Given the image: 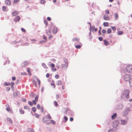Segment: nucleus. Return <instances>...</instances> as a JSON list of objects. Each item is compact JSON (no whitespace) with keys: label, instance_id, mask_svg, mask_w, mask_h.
I'll return each mask as SVG.
<instances>
[{"label":"nucleus","instance_id":"nucleus-53","mask_svg":"<svg viewBox=\"0 0 132 132\" xmlns=\"http://www.w3.org/2000/svg\"><path fill=\"white\" fill-rule=\"evenodd\" d=\"M42 66L45 68H46V66L45 64L44 63H43L42 64Z\"/></svg>","mask_w":132,"mask_h":132},{"label":"nucleus","instance_id":"nucleus-7","mask_svg":"<svg viewBox=\"0 0 132 132\" xmlns=\"http://www.w3.org/2000/svg\"><path fill=\"white\" fill-rule=\"evenodd\" d=\"M130 111V110L129 108H126L123 113V116H126Z\"/></svg>","mask_w":132,"mask_h":132},{"label":"nucleus","instance_id":"nucleus-42","mask_svg":"<svg viewBox=\"0 0 132 132\" xmlns=\"http://www.w3.org/2000/svg\"><path fill=\"white\" fill-rule=\"evenodd\" d=\"M51 122L53 125L55 124V121L52 120H51Z\"/></svg>","mask_w":132,"mask_h":132},{"label":"nucleus","instance_id":"nucleus-39","mask_svg":"<svg viewBox=\"0 0 132 132\" xmlns=\"http://www.w3.org/2000/svg\"><path fill=\"white\" fill-rule=\"evenodd\" d=\"M28 103L29 104L30 106H32L33 105V103L31 101H29Z\"/></svg>","mask_w":132,"mask_h":132},{"label":"nucleus","instance_id":"nucleus-45","mask_svg":"<svg viewBox=\"0 0 132 132\" xmlns=\"http://www.w3.org/2000/svg\"><path fill=\"white\" fill-rule=\"evenodd\" d=\"M111 129H112L111 131V132H115L117 130L116 128H115L114 129L112 128H111Z\"/></svg>","mask_w":132,"mask_h":132},{"label":"nucleus","instance_id":"nucleus-12","mask_svg":"<svg viewBox=\"0 0 132 132\" xmlns=\"http://www.w3.org/2000/svg\"><path fill=\"white\" fill-rule=\"evenodd\" d=\"M121 123L122 125H124L126 124L127 122V121L126 120H121Z\"/></svg>","mask_w":132,"mask_h":132},{"label":"nucleus","instance_id":"nucleus-9","mask_svg":"<svg viewBox=\"0 0 132 132\" xmlns=\"http://www.w3.org/2000/svg\"><path fill=\"white\" fill-rule=\"evenodd\" d=\"M20 17L19 16H17L13 20L15 22H18L20 21Z\"/></svg>","mask_w":132,"mask_h":132},{"label":"nucleus","instance_id":"nucleus-2","mask_svg":"<svg viewBox=\"0 0 132 132\" xmlns=\"http://www.w3.org/2000/svg\"><path fill=\"white\" fill-rule=\"evenodd\" d=\"M123 78L125 81H129L131 79H132V76L131 75L126 74L123 77Z\"/></svg>","mask_w":132,"mask_h":132},{"label":"nucleus","instance_id":"nucleus-27","mask_svg":"<svg viewBox=\"0 0 132 132\" xmlns=\"http://www.w3.org/2000/svg\"><path fill=\"white\" fill-rule=\"evenodd\" d=\"M129 81L130 86L132 87V79H131Z\"/></svg>","mask_w":132,"mask_h":132},{"label":"nucleus","instance_id":"nucleus-55","mask_svg":"<svg viewBox=\"0 0 132 132\" xmlns=\"http://www.w3.org/2000/svg\"><path fill=\"white\" fill-rule=\"evenodd\" d=\"M3 85H4L7 86H8L9 85L8 84V83L7 82H5L3 83Z\"/></svg>","mask_w":132,"mask_h":132},{"label":"nucleus","instance_id":"nucleus-14","mask_svg":"<svg viewBox=\"0 0 132 132\" xmlns=\"http://www.w3.org/2000/svg\"><path fill=\"white\" fill-rule=\"evenodd\" d=\"M5 3L6 5H9L11 4V2L9 0H6L5 1Z\"/></svg>","mask_w":132,"mask_h":132},{"label":"nucleus","instance_id":"nucleus-28","mask_svg":"<svg viewBox=\"0 0 132 132\" xmlns=\"http://www.w3.org/2000/svg\"><path fill=\"white\" fill-rule=\"evenodd\" d=\"M111 30L109 28L107 30V33L108 34H110L111 32Z\"/></svg>","mask_w":132,"mask_h":132},{"label":"nucleus","instance_id":"nucleus-47","mask_svg":"<svg viewBox=\"0 0 132 132\" xmlns=\"http://www.w3.org/2000/svg\"><path fill=\"white\" fill-rule=\"evenodd\" d=\"M34 115L35 116V117L36 118H38L39 117V115L38 114H37L36 113H35L34 114Z\"/></svg>","mask_w":132,"mask_h":132},{"label":"nucleus","instance_id":"nucleus-33","mask_svg":"<svg viewBox=\"0 0 132 132\" xmlns=\"http://www.w3.org/2000/svg\"><path fill=\"white\" fill-rule=\"evenodd\" d=\"M6 109L7 111L9 112H12V111L10 109V107L6 108Z\"/></svg>","mask_w":132,"mask_h":132},{"label":"nucleus","instance_id":"nucleus-51","mask_svg":"<svg viewBox=\"0 0 132 132\" xmlns=\"http://www.w3.org/2000/svg\"><path fill=\"white\" fill-rule=\"evenodd\" d=\"M50 66L51 67H52V68H54L55 67V64L54 63H52L51 64Z\"/></svg>","mask_w":132,"mask_h":132},{"label":"nucleus","instance_id":"nucleus-50","mask_svg":"<svg viewBox=\"0 0 132 132\" xmlns=\"http://www.w3.org/2000/svg\"><path fill=\"white\" fill-rule=\"evenodd\" d=\"M24 108L26 109H29V107L28 106H25L24 107Z\"/></svg>","mask_w":132,"mask_h":132},{"label":"nucleus","instance_id":"nucleus-62","mask_svg":"<svg viewBox=\"0 0 132 132\" xmlns=\"http://www.w3.org/2000/svg\"><path fill=\"white\" fill-rule=\"evenodd\" d=\"M43 38L45 40V42L46 41L47 39H46V37L44 35H43Z\"/></svg>","mask_w":132,"mask_h":132},{"label":"nucleus","instance_id":"nucleus-37","mask_svg":"<svg viewBox=\"0 0 132 132\" xmlns=\"http://www.w3.org/2000/svg\"><path fill=\"white\" fill-rule=\"evenodd\" d=\"M44 23L45 24L46 26H47L48 24L47 21L46 20L44 19Z\"/></svg>","mask_w":132,"mask_h":132},{"label":"nucleus","instance_id":"nucleus-64","mask_svg":"<svg viewBox=\"0 0 132 132\" xmlns=\"http://www.w3.org/2000/svg\"><path fill=\"white\" fill-rule=\"evenodd\" d=\"M47 19L48 21H50L51 20V19L50 17H48L47 18Z\"/></svg>","mask_w":132,"mask_h":132},{"label":"nucleus","instance_id":"nucleus-16","mask_svg":"<svg viewBox=\"0 0 132 132\" xmlns=\"http://www.w3.org/2000/svg\"><path fill=\"white\" fill-rule=\"evenodd\" d=\"M20 113L21 114H23L24 113V111L22 110V108H20L19 109Z\"/></svg>","mask_w":132,"mask_h":132},{"label":"nucleus","instance_id":"nucleus-57","mask_svg":"<svg viewBox=\"0 0 132 132\" xmlns=\"http://www.w3.org/2000/svg\"><path fill=\"white\" fill-rule=\"evenodd\" d=\"M21 31H23V32H26V30L24 29L23 28H21Z\"/></svg>","mask_w":132,"mask_h":132},{"label":"nucleus","instance_id":"nucleus-29","mask_svg":"<svg viewBox=\"0 0 132 132\" xmlns=\"http://www.w3.org/2000/svg\"><path fill=\"white\" fill-rule=\"evenodd\" d=\"M36 82V81H35V80H34L32 81V83H33V84H34V85L36 87L37 86V84Z\"/></svg>","mask_w":132,"mask_h":132},{"label":"nucleus","instance_id":"nucleus-3","mask_svg":"<svg viewBox=\"0 0 132 132\" xmlns=\"http://www.w3.org/2000/svg\"><path fill=\"white\" fill-rule=\"evenodd\" d=\"M127 66L126 65L121 64L120 66L121 70H120V71L123 73H125L127 72Z\"/></svg>","mask_w":132,"mask_h":132},{"label":"nucleus","instance_id":"nucleus-1","mask_svg":"<svg viewBox=\"0 0 132 132\" xmlns=\"http://www.w3.org/2000/svg\"><path fill=\"white\" fill-rule=\"evenodd\" d=\"M130 91L129 90H125L123 91L121 96V100L123 101L127 102L129 97V94Z\"/></svg>","mask_w":132,"mask_h":132},{"label":"nucleus","instance_id":"nucleus-35","mask_svg":"<svg viewBox=\"0 0 132 132\" xmlns=\"http://www.w3.org/2000/svg\"><path fill=\"white\" fill-rule=\"evenodd\" d=\"M31 110L34 112H35L36 111V108L35 107H33L31 109Z\"/></svg>","mask_w":132,"mask_h":132},{"label":"nucleus","instance_id":"nucleus-43","mask_svg":"<svg viewBox=\"0 0 132 132\" xmlns=\"http://www.w3.org/2000/svg\"><path fill=\"white\" fill-rule=\"evenodd\" d=\"M54 103L55 106L57 107L58 105V104L57 102L56 101H54Z\"/></svg>","mask_w":132,"mask_h":132},{"label":"nucleus","instance_id":"nucleus-21","mask_svg":"<svg viewBox=\"0 0 132 132\" xmlns=\"http://www.w3.org/2000/svg\"><path fill=\"white\" fill-rule=\"evenodd\" d=\"M34 77L33 78L35 80H37L38 81V85L39 86H40V81L35 76H34Z\"/></svg>","mask_w":132,"mask_h":132},{"label":"nucleus","instance_id":"nucleus-49","mask_svg":"<svg viewBox=\"0 0 132 132\" xmlns=\"http://www.w3.org/2000/svg\"><path fill=\"white\" fill-rule=\"evenodd\" d=\"M68 63H65L64 64V69H67V66H68Z\"/></svg>","mask_w":132,"mask_h":132},{"label":"nucleus","instance_id":"nucleus-48","mask_svg":"<svg viewBox=\"0 0 132 132\" xmlns=\"http://www.w3.org/2000/svg\"><path fill=\"white\" fill-rule=\"evenodd\" d=\"M38 95H37L35 98V100L36 101H37L38 100Z\"/></svg>","mask_w":132,"mask_h":132},{"label":"nucleus","instance_id":"nucleus-5","mask_svg":"<svg viewBox=\"0 0 132 132\" xmlns=\"http://www.w3.org/2000/svg\"><path fill=\"white\" fill-rule=\"evenodd\" d=\"M66 110H65V111H66V114L67 113V111H68V114L70 116H73L74 114V112L73 111L71 110L69 108H66Z\"/></svg>","mask_w":132,"mask_h":132},{"label":"nucleus","instance_id":"nucleus-60","mask_svg":"<svg viewBox=\"0 0 132 132\" xmlns=\"http://www.w3.org/2000/svg\"><path fill=\"white\" fill-rule=\"evenodd\" d=\"M102 32L103 34H105L106 32V31L104 29H103L102 30Z\"/></svg>","mask_w":132,"mask_h":132},{"label":"nucleus","instance_id":"nucleus-63","mask_svg":"<svg viewBox=\"0 0 132 132\" xmlns=\"http://www.w3.org/2000/svg\"><path fill=\"white\" fill-rule=\"evenodd\" d=\"M21 100L23 102H25L26 101V99L24 98H22Z\"/></svg>","mask_w":132,"mask_h":132},{"label":"nucleus","instance_id":"nucleus-15","mask_svg":"<svg viewBox=\"0 0 132 132\" xmlns=\"http://www.w3.org/2000/svg\"><path fill=\"white\" fill-rule=\"evenodd\" d=\"M103 18L105 20H108L109 19V18L108 15H107L106 16L104 15L103 16Z\"/></svg>","mask_w":132,"mask_h":132},{"label":"nucleus","instance_id":"nucleus-36","mask_svg":"<svg viewBox=\"0 0 132 132\" xmlns=\"http://www.w3.org/2000/svg\"><path fill=\"white\" fill-rule=\"evenodd\" d=\"M2 10L3 11H6L7 12V11H6V7L4 6H3L2 7Z\"/></svg>","mask_w":132,"mask_h":132},{"label":"nucleus","instance_id":"nucleus-10","mask_svg":"<svg viewBox=\"0 0 132 132\" xmlns=\"http://www.w3.org/2000/svg\"><path fill=\"white\" fill-rule=\"evenodd\" d=\"M48 117H45L43 118L42 121L43 122L45 123L48 120Z\"/></svg>","mask_w":132,"mask_h":132},{"label":"nucleus","instance_id":"nucleus-18","mask_svg":"<svg viewBox=\"0 0 132 132\" xmlns=\"http://www.w3.org/2000/svg\"><path fill=\"white\" fill-rule=\"evenodd\" d=\"M18 14V13L17 11H14L12 13V15L13 16H15Z\"/></svg>","mask_w":132,"mask_h":132},{"label":"nucleus","instance_id":"nucleus-40","mask_svg":"<svg viewBox=\"0 0 132 132\" xmlns=\"http://www.w3.org/2000/svg\"><path fill=\"white\" fill-rule=\"evenodd\" d=\"M111 28L113 31H115L116 30V28L115 27L111 26Z\"/></svg>","mask_w":132,"mask_h":132},{"label":"nucleus","instance_id":"nucleus-25","mask_svg":"<svg viewBox=\"0 0 132 132\" xmlns=\"http://www.w3.org/2000/svg\"><path fill=\"white\" fill-rule=\"evenodd\" d=\"M115 19H117L118 18V14L117 13H116L114 14Z\"/></svg>","mask_w":132,"mask_h":132},{"label":"nucleus","instance_id":"nucleus-11","mask_svg":"<svg viewBox=\"0 0 132 132\" xmlns=\"http://www.w3.org/2000/svg\"><path fill=\"white\" fill-rule=\"evenodd\" d=\"M117 116V114L116 113H114L111 116V117L112 119L113 120L115 119Z\"/></svg>","mask_w":132,"mask_h":132},{"label":"nucleus","instance_id":"nucleus-19","mask_svg":"<svg viewBox=\"0 0 132 132\" xmlns=\"http://www.w3.org/2000/svg\"><path fill=\"white\" fill-rule=\"evenodd\" d=\"M7 120L9 121V123H10L11 124L12 123V120L10 118H7Z\"/></svg>","mask_w":132,"mask_h":132},{"label":"nucleus","instance_id":"nucleus-52","mask_svg":"<svg viewBox=\"0 0 132 132\" xmlns=\"http://www.w3.org/2000/svg\"><path fill=\"white\" fill-rule=\"evenodd\" d=\"M41 111L42 112H43L44 111V108L43 106H41L40 108Z\"/></svg>","mask_w":132,"mask_h":132},{"label":"nucleus","instance_id":"nucleus-22","mask_svg":"<svg viewBox=\"0 0 132 132\" xmlns=\"http://www.w3.org/2000/svg\"><path fill=\"white\" fill-rule=\"evenodd\" d=\"M103 42H104V44L105 45H108L109 44V43L106 41V40H103Z\"/></svg>","mask_w":132,"mask_h":132},{"label":"nucleus","instance_id":"nucleus-58","mask_svg":"<svg viewBox=\"0 0 132 132\" xmlns=\"http://www.w3.org/2000/svg\"><path fill=\"white\" fill-rule=\"evenodd\" d=\"M98 39L100 41H102L103 40V38L102 37H100Z\"/></svg>","mask_w":132,"mask_h":132},{"label":"nucleus","instance_id":"nucleus-20","mask_svg":"<svg viewBox=\"0 0 132 132\" xmlns=\"http://www.w3.org/2000/svg\"><path fill=\"white\" fill-rule=\"evenodd\" d=\"M27 131L28 132H34L33 129L30 128H28Z\"/></svg>","mask_w":132,"mask_h":132},{"label":"nucleus","instance_id":"nucleus-56","mask_svg":"<svg viewBox=\"0 0 132 132\" xmlns=\"http://www.w3.org/2000/svg\"><path fill=\"white\" fill-rule=\"evenodd\" d=\"M46 34L47 35H50V32H48L47 30H46Z\"/></svg>","mask_w":132,"mask_h":132},{"label":"nucleus","instance_id":"nucleus-34","mask_svg":"<svg viewBox=\"0 0 132 132\" xmlns=\"http://www.w3.org/2000/svg\"><path fill=\"white\" fill-rule=\"evenodd\" d=\"M101 26L99 27V30L98 31V33L99 34V35H101Z\"/></svg>","mask_w":132,"mask_h":132},{"label":"nucleus","instance_id":"nucleus-61","mask_svg":"<svg viewBox=\"0 0 132 132\" xmlns=\"http://www.w3.org/2000/svg\"><path fill=\"white\" fill-rule=\"evenodd\" d=\"M105 13L106 14H109V11L108 10H105Z\"/></svg>","mask_w":132,"mask_h":132},{"label":"nucleus","instance_id":"nucleus-54","mask_svg":"<svg viewBox=\"0 0 132 132\" xmlns=\"http://www.w3.org/2000/svg\"><path fill=\"white\" fill-rule=\"evenodd\" d=\"M36 101L35 100H33L32 101L33 104H34V105H36Z\"/></svg>","mask_w":132,"mask_h":132},{"label":"nucleus","instance_id":"nucleus-17","mask_svg":"<svg viewBox=\"0 0 132 132\" xmlns=\"http://www.w3.org/2000/svg\"><path fill=\"white\" fill-rule=\"evenodd\" d=\"M57 31V29L56 27H54L53 30V32L54 34H56Z\"/></svg>","mask_w":132,"mask_h":132},{"label":"nucleus","instance_id":"nucleus-31","mask_svg":"<svg viewBox=\"0 0 132 132\" xmlns=\"http://www.w3.org/2000/svg\"><path fill=\"white\" fill-rule=\"evenodd\" d=\"M61 84V81L60 80H59L57 82V85H60Z\"/></svg>","mask_w":132,"mask_h":132},{"label":"nucleus","instance_id":"nucleus-4","mask_svg":"<svg viewBox=\"0 0 132 132\" xmlns=\"http://www.w3.org/2000/svg\"><path fill=\"white\" fill-rule=\"evenodd\" d=\"M123 105L121 103L118 104L115 106V109L117 110H119L122 109L123 107Z\"/></svg>","mask_w":132,"mask_h":132},{"label":"nucleus","instance_id":"nucleus-24","mask_svg":"<svg viewBox=\"0 0 132 132\" xmlns=\"http://www.w3.org/2000/svg\"><path fill=\"white\" fill-rule=\"evenodd\" d=\"M109 23L108 22H104L103 25L104 27H107L108 26Z\"/></svg>","mask_w":132,"mask_h":132},{"label":"nucleus","instance_id":"nucleus-41","mask_svg":"<svg viewBox=\"0 0 132 132\" xmlns=\"http://www.w3.org/2000/svg\"><path fill=\"white\" fill-rule=\"evenodd\" d=\"M45 1L44 0H41L40 1V3L41 4H44L45 3Z\"/></svg>","mask_w":132,"mask_h":132},{"label":"nucleus","instance_id":"nucleus-30","mask_svg":"<svg viewBox=\"0 0 132 132\" xmlns=\"http://www.w3.org/2000/svg\"><path fill=\"white\" fill-rule=\"evenodd\" d=\"M79 40L80 39L79 38H73L72 39V41H73V42L75 41V40H76L77 41H79Z\"/></svg>","mask_w":132,"mask_h":132},{"label":"nucleus","instance_id":"nucleus-59","mask_svg":"<svg viewBox=\"0 0 132 132\" xmlns=\"http://www.w3.org/2000/svg\"><path fill=\"white\" fill-rule=\"evenodd\" d=\"M51 85L52 86H53V87L54 88L55 87V85L54 84L51 83Z\"/></svg>","mask_w":132,"mask_h":132},{"label":"nucleus","instance_id":"nucleus-6","mask_svg":"<svg viewBox=\"0 0 132 132\" xmlns=\"http://www.w3.org/2000/svg\"><path fill=\"white\" fill-rule=\"evenodd\" d=\"M127 72L130 73H132V65L127 66L126 67Z\"/></svg>","mask_w":132,"mask_h":132},{"label":"nucleus","instance_id":"nucleus-13","mask_svg":"<svg viewBox=\"0 0 132 132\" xmlns=\"http://www.w3.org/2000/svg\"><path fill=\"white\" fill-rule=\"evenodd\" d=\"M19 94V92L18 91L16 92L13 93V95L15 97H16L18 96Z\"/></svg>","mask_w":132,"mask_h":132},{"label":"nucleus","instance_id":"nucleus-32","mask_svg":"<svg viewBox=\"0 0 132 132\" xmlns=\"http://www.w3.org/2000/svg\"><path fill=\"white\" fill-rule=\"evenodd\" d=\"M123 34L122 31H118V34L119 35H121Z\"/></svg>","mask_w":132,"mask_h":132},{"label":"nucleus","instance_id":"nucleus-23","mask_svg":"<svg viewBox=\"0 0 132 132\" xmlns=\"http://www.w3.org/2000/svg\"><path fill=\"white\" fill-rule=\"evenodd\" d=\"M30 69L29 68H28L27 69V72L28 75L30 76H31V73L30 71Z\"/></svg>","mask_w":132,"mask_h":132},{"label":"nucleus","instance_id":"nucleus-8","mask_svg":"<svg viewBox=\"0 0 132 132\" xmlns=\"http://www.w3.org/2000/svg\"><path fill=\"white\" fill-rule=\"evenodd\" d=\"M28 63L27 61H24L21 64V66L23 67H25L27 66Z\"/></svg>","mask_w":132,"mask_h":132},{"label":"nucleus","instance_id":"nucleus-38","mask_svg":"<svg viewBox=\"0 0 132 132\" xmlns=\"http://www.w3.org/2000/svg\"><path fill=\"white\" fill-rule=\"evenodd\" d=\"M20 0H14L13 1V3L14 4H16L19 2Z\"/></svg>","mask_w":132,"mask_h":132},{"label":"nucleus","instance_id":"nucleus-44","mask_svg":"<svg viewBox=\"0 0 132 132\" xmlns=\"http://www.w3.org/2000/svg\"><path fill=\"white\" fill-rule=\"evenodd\" d=\"M63 60L64 61V62H65V63H68V61L65 58H63Z\"/></svg>","mask_w":132,"mask_h":132},{"label":"nucleus","instance_id":"nucleus-46","mask_svg":"<svg viewBox=\"0 0 132 132\" xmlns=\"http://www.w3.org/2000/svg\"><path fill=\"white\" fill-rule=\"evenodd\" d=\"M64 119H65V122H66L68 120V118L67 116H64Z\"/></svg>","mask_w":132,"mask_h":132},{"label":"nucleus","instance_id":"nucleus-26","mask_svg":"<svg viewBox=\"0 0 132 132\" xmlns=\"http://www.w3.org/2000/svg\"><path fill=\"white\" fill-rule=\"evenodd\" d=\"M82 46L81 45H77L75 46V47L77 49H79Z\"/></svg>","mask_w":132,"mask_h":132}]
</instances>
